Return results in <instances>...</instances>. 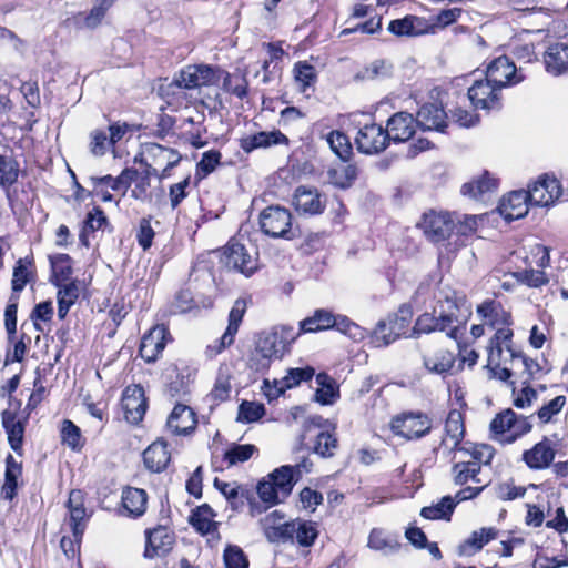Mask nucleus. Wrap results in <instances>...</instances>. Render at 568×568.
Instances as JSON below:
<instances>
[{
  "label": "nucleus",
  "instance_id": "f257e3e1",
  "mask_svg": "<svg viewBox=\"0 0 568 568\" xmlns=\"http://www.w3.org/2000/svg\"><path fill=\"white\" fill-rule=\"evenodd\" d=\"M458 311L457 298L446 295L445 300H438L433 314L424 313L418 316L410 336L417 338L420 334L446 332L449 338L457 341L460 335Z\"/></svg>",
  "mask_w": 568,
  "mask_h": 568
},
{
  "label": "nucleus",
  "instance_id": "f03ea898",
  "mask_svg": "<svg viewBox=\"0 0 568 568\" xmlns=\"http://www.w3.org/2000/svg\"><path fill=\"white\" fill-rule=\"evenodd\" d=\"M532 416L518 415L508 408L497 414L490 422L493 438L503 444H514L532 430Z\"/></svg>",
  "mask_w": 568,
  "mask_h": 568
},
{
  "label": "nucleus",
  "instance_id": "7ed1b4c3",
  "mask_svg": "<svg viewBox=\"0 0 568 568\" xmlns=\"http://www.w3.org/2000/svg\"><path fill=\"white\" fill-rule=\"evenodd\" d=\"M286 351L283 332L276 329L260 335L255 348L248 358V366L255 372L267 369L274 359L281 358Z\"/></svg>",
  "mask_w": 568,
  "mask_h": 568
},
{
  "label": "nucleus",
  "instance_id": "20e7f679",
  "mask_svg": "<svg viewBox=\"0 0 568 568\" xmlns=\"http://www.w3.org/2000/svg\"><path fill=\"white\" fill-rule=\"evenodd\" d=\"M389 428L395 436L415 440L430 433L433 422L423 412H404L392 417Z\"/></svg>",
  "mask_w": 568,
  "mask_h": 568
},
{
  "label": "nucleus",
  "instance_id": "39448f33",
  "mask_svg": "<svg viewBox=\"0 0 568 568\" xmlns=\"http://www.w3.org/2000/svg\"><path fill=\"white\" fill-rule=\"evenodd\" d=\"M221 69L205 64L187 65L168 84V90L195 89L202 85H215L221 81Z\"/></svg>",
  "mask_w": 568,
  "mask_h": 568
},
{
  "label": "nucleus",
  "instance_id": "423d86ee",
  "mask_svg": "<svg viewBox=\"0 0 568 568\" xmlns=\"http://www.w3.org/2000/svg\"><path fill=\"white\" fill-rule=\"evenodd\" d=\"M180 160L181 155L175 150L164 148L158 143H144L140 154L134 158V162L144 164L145 166L163 168L159 175L161 180L169 176L170 170L178 165Z\"/></svg>",
  "mask_w": 568,
  "mask_h": 568
},
{
  "label": "nucleus",
  "instance_id": "0eeeda50",
  "mask_svg": "<svg viewBox=\"0 0 568 568\" xmlns=\"http://www.w3.org/2000/svg\"><path fill=\"white\" fill-rule=\"evenodd\" d=\"M222 262L227 268L251 276L258 268L257 253L251 252L242 243L231 241L224 247Z\"/></svg>",
  "mask_w": 568,
  "mask_h": 568
},
{
  "label": "nucleus",
  "instance_id": "6e6552de",
  "mask_svg": "<svg viewBox=\"0 0 568 568\" xmlns=\"http://www.w3.org/2000/svg\"><path fill=\"white\" fill-rule=\"evenodd\" d=\"M262 231L272 237L291 239L292 215L282 206H268L260 214Z\"/></svg>",
  "mask_w": 568,
  "mask_h": 568
},
{
  "label": "nucleus",
  "instance_id": "1a4fd4ad",
  "mask_svg": "<svg viewBox=\"0 0 568 568\" xmlns=\"http://www.w3.org/2000/svg\"><path fill=\"white\" fill-rule=\"evenodd\" d=\"M424 368L436 375L448 374L455 364L453 352L437 345H428L422 349Z\"/></svg>",
  "mask_w": 568,
  "mask_h": 568
},
{
  "label": "nucleus",
  "instance_id": "9d476101",
  "mask_svg": "<svg viewBox=\"0 0 568 568\" xmlns=\"http://www.w3.org/2000/svg\"><path fill=\"white\" fill-rule=\"evenodd\" d=\"M388 135L378 124H365L359 129L355 143L359 152L365 154H376L384 151L387 146Z\"/></svg>",
  "mask_w": 568,
  "mask_h": 568
},
{
  "label": "nucleus",
  "instance_id": "9b49d317",
  "mask_svg": "<svg viewBox=\"0 0 568 568\" xmlns=\"http://www.w3.org/2000/svg\"><path fill=\"white\" fill-rule=\"evenodd\" d=\"M500 90V88H497V84L488 81L486 78L485 81H476L469 88L468 98L476 108L484 110L499 109L501 105Z\"/></svg>",
  "mask_w": 568,
  "mask_h": 568
},
{
  "label": "nucleus",
  "instance_id": "f8f14e48",
  "mask_svg": "<svg viewBox=\"0 0 568 568\" xmlns=\"http://www.w3.org/2000/svg\"><path fill=\"white\" fill-rule=\"evenodd\" d=\"M420 225L430 241L440 242L450 235L455 224L449 213L429 212L424 214Z\"/></svg>",
  "mask_w": 568,
  "mask_h": 568
},
{
  "label": "nucleus",
  "instance_id": "ddd939ff",
  "mask_svg": "<svg viewBox=\"0 0 568 568\" xmlns=\"http://www.w3.org/2000/svg\"><path fill=\"white\" fill-rule=\"evenodd\" d=\"M486 77L488 81L497 84V88L500 89L523 80L517 74L516 65L505 55L496 58L488 64Z\"/></svg>",
  "mask_w": 568,
  "mask_h": 568
},
{
  "label": "nucleus",
  "instance_id": "4468645a",
  "mask_svg": "<svg viewBox=\"0 0 568 568\" xmlns=\"http://www.w3.org/2000/svg\"><path fill=\"white\" fill-rule=\"evenodd\" d=\"M529 195V202L538 206H548L561 195V186L556 178L545 175L534 183L526 191Z\"/></svg>",
  "mask_w": 568,
  "mask_h": 568
},
{
  "label": "nucleus",
  "instance_id": "2eb2a0df",
  "mask_svg": "<svg viewBox=\"0 0 568 568\" xmlns=\"http://www.w3.org/2000/svg\"><path fill=\"white\" fill-rule=\"evenodd\" d=\"M146 398L144 390L139 385L128 386L122 395V408L125 419L131 424H138L146 412Z\"/></svg>",
  "mask_w": 568,
  "mask_h": 568
},
{
  "label": "nucleus",
  "instance_id": "dca6fc26",
  "mask_svg": "<svg viewBox=\"0 0 568 568\" xmlns=\"http://www.w3.org/2000/svg\"><path fill=\"white\" fill-rule=\"evenodd\" d=\"M556 457L555 445L550 439L544 437L531 448L523 453V462L529 469L541 470L548 468Z\"/></svg>",
  "mask_w": 568,
  "mask_h": 568
},
{
  "label": "nucleus",
  "instance_id": "f3484780",
  "mask_svg": "<svg viewBox=\"0 0 568 568\" xmlns=\"http://www.w3.org/2000/svg\"><path fill=\"white\" fill-rule=\"evenodd\" d=\"M174 541L173 531L166 527L159 526L152 530H148L144 557L153 559L168 555L172 550Z\"/></svg>",
  "mask_w": 568,
  "mask_h": 568
},
{
  "label": "nucleus",
  "instance_id": "a211bd4d",
  "mask_svg": "<svg viewBox=\"0 0 568 568\" xmlns=\"http://www.w3.org/2000/svg\"><path fill=\"white\" fill-rule=\"evenodd\" d=\"M311 466L312 464L306 459L294 466L284 465L268 474V478L282 490V497L286 498L294 484L302 477L303 471L308 473Z\"/></svg>",
  "mask_w": 568,
  "mask_h": 568
},
{
  "label": "nucleus",
  "instance_id": "6ab92c4d",
  "mask_svg": "<svg viewBox=\"0 0 568 568\" xmlns=\"http://www.w3.org/2000/svg\"><path fill=\"white\" fill-rule=\"evenodd\" d=\"M387 30L397 37H418L435 32V26L424 18L406 16L402 19L392 20Z\"/></svg>",
  "mask_w": 568,
  "mask_h": 568
},
{
  "label": "nucleus",
  "instance_id": "aec40b11",
  "mask_svg": "<svg viewBox=\"0 0 568 568\" xmlns=\"http://www.w3.org/2000/svg\"><path fill=\"white\" fill-rule=\"evenodd\" d=\"M246 311V303L243 300H236L229 314V325L222 337L213 345L207 347L211 355L221 353L227 346L234 343L235 335Z\"/></svg>",
  "mask_w": 568,
  "mask_h": 568
},
{
  "label": "nucleus",
  "instance_id": "412c9836",
  "mask_svg": "<svg viewBox=\"0 0 568 568\" xmlns=\"http://www.w3.org/2000/svg\"><path fill=\"white\" fill-rule=\"evenodd\" d=\"M292 203L297 213L304 215L321 214L325 207L320 191L304 185L295 190Z\"/></svg>",
  "mask_w": 568,
  "mask_h": 568
},
{
  "label": "nucleus",
  "instance_id": "4be33fe9",
  "mask_svg": "<svg viewBox=\"0 0 568 568\" xmlns=\"http://www.w3.org/2000/svg\"><path fill=\"white\" fill-rule=\"evenodd\" d=\"M406 327L407 320L397 315L388 321H381L373 332L372 343L376 347L388 346L405 333Z\"/></svg>",
  "mask_w": 568,
  "mask_h": 568
},
{
  "label": "nucleus",
  "instance_id": "5701e85b",
  "mask_svg": "<svg viewBox=\"0 0 568 568\" xmlns=\"http://www.w3.org/2000/svg\"><path fill=\"white\" fill-rule=\"evenodd\" d=\"M168 329L163 325H156L146 333L140 344V355L146 363H153L163 352L166 345Z\"/></svg>",
  "mask_w": 568,
  "mask_h": 568
},
{
  "label": "nucleus",
  "instance_id": "b1692460",
  "mask_svg": "<svg viewBox=\"0 0 568 568\" xmlns=\"http://www.w3.org/2000/svg\"><path fill=\"white\" fill-rule=\"evenodd\" d=\"M265 537L271 542H286L290 529V521L280 510H273L262 517L258 521Z\"/></svg>",
  "mask_w": 568,
  "mask_h": 568
},
{
  "label": "nucleus",
  "instance_id": "393cba45",
  "mask_svg": "<svg viewBox=\"0 0 568 568\" xmlns=\"http://www.w3.org/2000/svg\"><path fill=\"white\" fill-rule=\"evenodd\" d=\"M504 351L509 354L511 359H516V353L513 348V331L509 327L498 328L490 339L488 345V364L499 365L503 361Z\"/></svg>",
  "mask_w": 568,
  "mask_h": 568
},
{
  "label": "nucleus",
  "instance_id": "a878e982",
  "mask_svg": "<svg viewBox=\"0 0 568 568\" xmlns=\"http://www.w3.org/2000/svg\"><path fill=\"white\" fill-rule=\"evenodd\" d=\"M528 203H530L529 195L525 190L513 191L503 197L498 210L506 221H514L528 213Z\"/></svg>",
  "mask_w": 568,
  "mask_h": 568
},
{
  "label": "nucleus",
  "instance_id": "bb28decb",
  "mask_svg": "<svg viewBox=\"0 0 568 568\" xmlns=\"http://www.w3.org/2000/svg\"><path fill=\"white\" fill-rule=\"evenodd\" d=\"M416 123L410 113L397 112L387 121L386 134L388 141L405 142L415 133Z\"/></svg>",
  "mask_w": 568,
  "mask_h": 568
},
{
  "label": "nucleus",
  "instance_id": "cd10ccee",
  "mask_svg": "<svg viewBox=\"0 0 568 568\" xmlns=\"http://www.w3.org/2000/svg\"><path fill=\"white\" fill-rule=\"evenodd\" d=\"M166 426L174 435H186L196 426L195 413L191 407L178 404L171 412Z\"/></svg>",
  "mask_w": 568,
  "mask_h": 568
},
{
  "label": "nucleus",
  "instance_id": "c85d7f7f",
  "mask_svg": "<svg viewBox=\"0 0 568 568\" xmlns=\"http://www.w3.org/2000/svg\"><path fill=\"white\" fill-rule=\"evenodd\" d=\"M67 507L69 509L70 526L73 536L77 540H80L85 528L87 519V510L84 508L83 494L81 490H72L70 493Z\"/></svg>",
  "mask_w": 568,
  "mask_h": 568
},
{
  "label": "nucleus",
  "instance_id": "c756f323",
  "mask_svg": "<svg viewBox=\"0 0 568 568\" xmlns=\"http://www.w3.org/2000/svg\"><path fill=\"white\" fill-rule=\"evenodd\" d=\"M447 115L444 109L435 103L424 104L415 119V123L423 130L443 132L447 126Z\"/></svg>",
  "mask_w": 568,
  "mask_h": 568
},
{
  "label": "nucleus",
  "instance_id": "7c9ffc66",
  "mask_svg": "<svg viewBox=\"0 0 568 568\" xmlns=\"http://www.w3.org/2000/svg\"><path fill=\"white\" fill-rule=\"evenodd\" d=\"M214 513L209 505H202L191 516L192 526L202 535L210 536V542H217L220 534L217 531V523L214 521Z\"/></svg>",
  "mask_w": 568,
  "mask_h": 568
},
{
  "label": "nucleus",
  "instance_id": "2f4dec72",
  "mask_svg": "<svg viewBox=\"0 0 568 568\" xmlns=\"http://www.w3.org/2000/svg\"><path fill=\"white\" fill-rule=\"evenodd\" d=\"M288 139L278 130L262 131L242 140L241 146L245 152L255 149H266L273 145L287 144Z\"/></svg>",
  "mask_w": 568,
  "mask_h": 568
},
{
  "label": "nucleus",
  "instance_id": "473e14b6",
  "mask_svg": "<svg viewBox=\"0 0 568 568\" xmlns=\"http://www.w3.org/2000/svg\"><path fill=\"white\" fill-rule=\"evenodd\" d=\"M446 438L443 439L442 444L449 447L452 450H456L462 445V440L465 435L464 418L459 410L453 409L449 412L445 423Z\"/></svg>",
  "mask_w": 568,
  "mask_h": 568
},
{
  "label": "nucleus",
  "instance_id": "72a5a7b5",
  "mask_svg": "<svg viewBox=\"0 0 568 568\" xmlns=\"http://www.w3.org/2000/svg\"><path fill=\"white\" fill-rule=\"evenodd\" d=\"M544 60L549 73L554 75L566 73L568 71V45L561 42L549 45Z\"/></svg>",
  "mask_w": 568,
  "mask_h": 568
},
{
  "label": "nucleus",
  "instance_id": "f704fd0d",
  "mask_svg": "<svg viewBox=\"0 0 568 568\" xmlns=\"http://www.w3.org/2000/svg\"><path fill=\"white\" fill-rule=\"evenodd\" d=\"M498 531L493 527H484L475 530L458 546L460 556H473L484 548L490 540L497 537Z\"/></svg>",
  "mask_w": 568,
  "mask_h": 568
},
{
  "label": "nucleus",
  "instance_id": "c9c22d12",
  "mask_svg": "<svg viewBox=\"0 0 568 568\" xmlns=\"http://www.w3.org/2000/svg\"><path fill=\"white\" fill-rule=\"evenodd\" d=\"M318 531L313 521L295 519L290 521L287 541H296L300 546L310 547L317 538Z\"/></svg>",
  "mask_w": 568,
  "mask_h": 568
},
{
  "label": "nucleus",
  "instance_id": "e433bc0d",
  "mask_svg": "<svg viewBox=\"0 0 568 568\" xmlns=\"http://www.w3.org/2000/svg\"><path fill=\"white\" fill-rule=\"evenodd\" d=\"M143 462L146 468L153 473H160L165 469L170 462V453L166 444L161 440L152 443L143 452Z\"/></svg>",
  "mask_w": 568,
  "mask_h": 568
},
{
  "label": "nucleus",
  "instance_id": "4c0bfd02",
  "mask_svg": "<svg viewBox=\"0 0 568 568\" xmlns=\"http://www.w3.org/2000/svg\"><path fill=\"white\" fill-rule=\"evenodd\" d=\"M456 450L460 454V459L478 463L480 467L490 464L495 455V449L490 445L471 442H466Z\"/></svg>",
  "mask_w": 568,
  "mask_h": 568
},
{
  "label": "nucleus",
  "instance_id": "58836bf2",
  "mask_svg": "<svg viewBox=\"0 0 568 568\" xmlns=\"http://www.w3.org/2000/svg\"><path fill=\"white\" fill-rule=\"evenodd\" d=\"M22 475V465L12 455L6 458V473L4 484L1 489V495L4 499L11 500L17 494L18 479Z\"/></svg>",
  "mask_w": 568,
  "mask_h": 568
},
{
  "label": "nucleus",
  "instance_id": "ea45409f",
  "mask_svg": "<svg viewBox=\"0 0 568 568\" xmlns=\"http://www.w3.org/2000/svg\"><path fill=\"white\" fill-rule=\"evenodd\" d=\"M146 493L143 489L128 487L122 493L123 510L132 517H139L146 509Z\"/></svg>",
  "mask_w": 568,
  "mask_h": 568
},
{
  "label": "nucleus",
  "instance_id": "a19ab883",
  "mask_svg": "<svg viewBox=\"0 0 568 568\" xmlns=\"http://www.w3.org/2000/svg\"><path fill=\"white\" fill-rule=\"evenodd\" d=\"M2 425L7 432L10 447L14 452H20L23 443L24 424L17 418L14 413L4 410L2 413Z\"/></svg>",
  "mask_w": 568,
  "mask_h": 568
},
{
  "label": "nucleus",
  "instance_id": "79ce46f5",
  "mask_svg": "<svg viewBox=\"0 0 568 568\" xmlns=\"http://www.w3.org/2000/svg\"><path fill=\"white\" fill-rule=\"evenodd\" d=\"M393 73V64L384 59H376L359 70L355 79L362 81H376L389 78Z\"/></svg>",
  "mask_w": 568,
  "mask_h": 568
},
{
  "label": "nucleus",
  "instance_id": "37998d69",
  "mask_svg": "<svg viewBox=\"0 0 568 568\" xmlns=\"http://www.w3.org/2000/svg\"><path fill=\"white\" fill-rule=\"evenodd\" d=\"M221 80L224 91L234 94L239 99H243L247 94L248 82L246 73L237 69L233 73L225 72L221 69Z\"/></svg>",
  "mask_w": 568,
  "mask_h": 568
},
{
  "label": "nucleus",
  "instance_id": "c03bdc74",
  "mask_svg": "<svg viewBox=\"0 0 568 568\" xmlns=\"http://www.w3.org/2000/svg\"><path fill=\"white\" fill-rule=\"evenodd\" d=\"M335 323V315L327 310H317L314 315L303 320L301 325V331L305 333H312L317 331H324L328 328H333Z\"/></svg>",
  "mask_w": 568,
  "mask_h": 568
},
{
  "label": "nucleus",
  "instance_id": "a18cd8bd",
  "mask_svg": "<svg viewBox=\"0 0 568 568\" xmlns=\"http://www.w3.org/2000/svg\"><path fill=\"white\" fill-rule=\"evenodd\" d=\"M58 291V316L64 318L70 307L75 303L80 295V287L75 282L57 285Z\"/></svg>",
  "mask_w": 568,
  "mask_h": 568
},
{
  "label": "nucleus",
  "instance_id": "49530a36",
  "mask_svg": "<svg viewBox=\"0 0 568 568\" xmlns=\"http://www.w3.org/2000/svg\"><path fill=\"white\" fill-rule=\"evenodd\" d=\"M453 473L454 480L457 485H465L468 481H473L475 484L483 483V480L478 477L480 474V466L478 463L460 459L454 465Z\"/></svg>",
  "mask_w": 568,
  "mask_h": 568
},
{
  "label": "nucleus",
  "instance_id": "de8ad7c7",
  "mask_svg": "<svg viewBox=\"0 0 568 568\" xmlns=\"http://www.w3.org/2000/svg\"><path fill=\"white\" fill-rule=\"evenodd\" d=\"M314 375L312 367L305 368H292L282 381L275 382L276 392L274 395L282 394L285 388H292L297 386L302 381H310ZM272 393H267V396H272Z\"/></svg>",
  "mask_w": 568,
  "mask_h": 568
},
{
  "label": "nucleus",
  "instance_id": "09e8293b",
  "mask_svg": "<svg viewBox=\"0 0 568 568\" xmlns=\"http://www.w3.org/2000/svg\"><path fill=\"white\" fill-rule=\"evenodd\" d=\"M314 375L312 367L305 368H292L282 381L275 382L276 392L274 395L282 394L285 388H292L297 386L302 381H310ZM272 393H267V396H272Z\"/></svg>",
  "mask_w": 568,
  "mask_h": 568
},
{
  "label": "nucleus",
  "instance_id": "8fccbe9b",
  "mask_svg": "<svg viewBox=\"0 0 568 568\" xmlns=\"http://www.w3.org/2000/svg\"><path fill=\"white\" fill-rule=\"evenodd\" d=\"M132 175H135V169L129 168L124 169L116 178L108 174L104 176H91L90 181L91 183L105 184V186L113 191L123 190L125 192L132 184Z\"/></svg>",
  "mask_w": 568,
  "mask_h": 568
},
{
  "label": "nucleus",
  "instance_id": "3c124183",
  "mask_svg": "<svg viewBox=\"0 0 568 568\" xmlns=\"http://www.w3.org/2000/svg\"><path fill=\"white\" fill-rule=\"evenodd\" d=\"M497 187V180L491 178L489 174H484L476 181L465 183L462 186V193L464 195H468L473 199H480L486 193L495 190Z\"/></svg>",
  "mask_w": 568,
  "mask_h": 568
},
{
  "label": "nucleus",
  "instance_id": "603ef678",
  "mask_svg": "<svg viewBox=\"0 0 568 568\" xmlns=\"http://www.w3.org/2000/svg\"><path fill=\"white\" fill-rule=\"evenodd\" d=\"M455 506V500L450 496H445L436 505L422 508L420 516L430 520L448 519Z\"/></svg>",
  "mask_w": 568,
  "mask_h": 568
},
{
  "label": "nucleus",
  "instance_id": "864d4df0",
  "mask_svg": "<svg viewBox=\"0 0 568 568\" xmlns=\"http://www.w3.org/2000/svg\"><path fill=\"white\" fill-rule=\"evenodd\" d=\"M567 404L565 395H559L544 404L536 413L540 424H549L555 422V417L564 409Z\"/></svg>",
  "mask_w": 568,
  "mask_h": 568
},
{
  "label": "nucleus",
  "instance_id": "5fc2aeb1",
  "mask_svg": "<svg viewBox=\"0 0 568 568\" xmlns=\"http://www.w3.org/2000/svg\"><path fill=\"white\" fill-rule=\"evenodd\" d=\"M52 275L55 280V285L69 283L72 274L71 257L67 254H59L51 257Z\"/></svg>",
  "mask_w": 568,
  "mask_h": 568
},
{
  "label": "nucleus",
  "instance_id": "6e6d98bb",
  "mask_svg": "<svg viewBox=\"0 0 568 568\" xmlns=\"http://www.w3.org/2000/svg\"><path fill=\"white\" fill-rule=\"evenodd\" d=\"M326 141L331 150L343 161H347L352 154V145L348 138L341 131H332L327 134Z\"/></svg>",
  "mask_w": 568,
  "mask_h": 568
},
{
  "label": "nucleus",
  "instance_id": "4d7b16f0",
  "mask_svg": "<svg viewBox=\"0 0 568 568\" xmlns=\"http://www.w3.org/2000/svg\"><path fill=\"white\" fill-rule=\"evenodd\" d=\"M256 490L260 499L267 504V507L274 506L284 499L282 497V490H280L277 485H275L268 476L258 483Z\"/></svg>",
  "mask_w": 568,
  "mask_h": 568
},
{
  "label": "nucleus",
  "instance_id": "13d9d810",
  "mask_svg": "<svg viewBox=\"0 0 568 568\" xmlns=\"http://www.w3.org/2000/svg\"><path fill=\"white\" fill-rule=\"evenodd\" d=\"M368 546L372 549L390 554L399 548V544L392 537L387 536L381 529H373L368 537Z\"/></svg>",
  "mask_w": 568,
  "mask_h": 568
},
{
  "label": "nucleus",
  "instance_id": "bf43d9fd",
  "mask_svg": "<svg viewBox=\"0 0 568 568\" xmlns=\"http://www.w3.org/2000/svg\"><path fill=\"white\" fill-rule=\"evenodd\" d=\"M331 181L339 187H348L356 179L357 170L352 164H341L328 170Z\"/></svg>",
  "mask_w": 568,
  "mask_h": 568
},
{
  "label": "nucleus",
  "instance_id": "052dcab7",
  "mask_svg": "<svg viewBox=\"0 0 568 568\" xmlns=\"http://www.w3.org/2000/svg\"><path fill=\"white\" fill-rule=\"evenodd\" d=\"M61 440L63 445H67L72 450H80L83 447L80 428L69 419L62 423Z\"/></svg>",
  "mask_w": 568,
  "mask_h": 568
},
{
  "label": "nucleus",
  "instance_id": "680f3d73",
  "mask_svg": "<svg viewBox=\"0 0 568 568\" xmlns=\"http://www.w3.org/2000/svg\"><path fill=\"white\" fill-rule=\"evenodd\" d=\"M18 176V162L11 156L0 155V185L10 186L17 182Z\"/></svg>",
  "mask_w": 568,
  "mask_h": 568
},
{
  "label": "nucleus",
  "instance_id": "e2e57ef3",
  "mask_svg": "<svg viewBox=\"0 0 568 568\" xmlns=\"http://www.w3.org/2000/svg\"><path fill=\"white\" fill-rule=\"evenodd\" d=\"M150 178V170H144L141 173L135 170V175H132V183L134 184V187L131 191L132 197L140 201H145L149 199V189L151 186Z\"/></svg>",
  "mask_w": 568,
  "mask_h": 568
},
{
  "label": "nucleus",
  "instance_id": "0e129e2a",
  "mask_svg": "<svg viewBox=\"0 0 568 568\" xmlns=\"http://www.w3.org/2000/svg\"><path fill=\"white\" fill-rule=\"evenodd\" d=\"M255 452L256 447L252 444L234 445L225 452L224 459L233 466L248 460Z\"/></svg>",
  "mask_w": 568,
  "mask_h": 568
},
{
  "label": "nucleus",
  "instance_id": "69168bd1",
  "mask_svg": "<svg viewBox=\"0 0 568 568\" xmlns=\"http://www.w3.org/2000/svg\"><path fill=\"white\" fill-rule=\"evenodd\" d=\"M294 78L301 91H305L316 80L315 68L307 62H297L294 67Z\"/></svg>",
  "mask_w": 568,
  "mask_h": 568
},
{
  "label": "nucleus",
  "instance_id": "338daca9",
  "mask_svg": "<svg viewBox=\"0 0 568 568\" xmlns=\"http://www.w3.org/2000/svg\"><path fill=\"white\" fill-rule=\"evenodd\" d=\"M337 448V439L332 432H321L316 436L314 450L322 457H331Z\"/></svg>",
  "mask_w": 568,
  "mask_h": 568
},
{
  "label": "nucleus",
  "instance_id": "774afa93",
  "mask_svg": "<svg viewBox=\"0 0 568 568\" xmlns=\"http://www.w3.org/2000/svg\"><path fill=\"white\" fill-rule=\"evenodd\" d=\"M223 558L225 568H248V560L237 546H229L224 550Z\"/></svg>",
  "mask_w": 568,
  "mask_h": 568
}]
</instances>
